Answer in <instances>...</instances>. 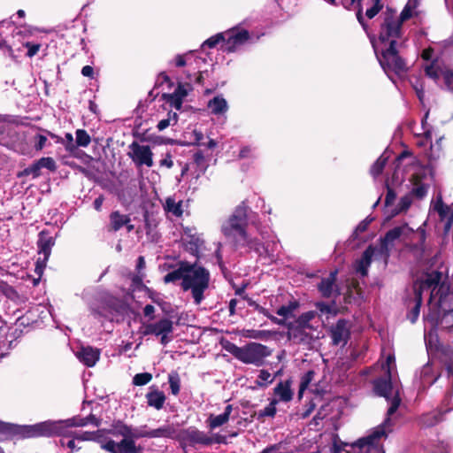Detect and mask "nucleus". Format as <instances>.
Returning a JSON list of instances; mask_svg holds the SVG:
<instances>
[{
    "instance_id": "obj_1",
    "label": "nucleus",
    "mask_w": 453,
    "mask_h": 453,
    "mask_svg": "<svg viewBox=\"0 0 453 453\" xmlns=\"http://www.w3.org/2000/svg\"><path fill=\"white\" fill-rule=\"evenodd\" d=\"M177 269L169 272L164 276L165 284L181 280L183 290H191L196 304H200L204 298V292L210 285L211 274L208 269L203 266L197 259L191 263L187 260L179 261Z\"/></svg>"
},
{
    "instance_id": "obj_2",
    "label": "nucleus",
    "mask_w": 453,
    "mask_h": 453,
    "mask_svg": "<svg viewBox=\"0 0 453 453\" xmlns=\"http://www.w3.org/2000/svg\"><path fill=\"white\" fill-rule=\"evenodd\" d=\"M248 211L249 206L245 201H242L235 207L234 212L221 226L222 234L233 243L236 250L239 244H242L245 242L248 235Z\"/></svg>"
},
{
    "instance_id": "obj_3",
    "label": "nucleus",
    "mask_w": 453,
    "mask_h": 453,
    "mask_svg": "<svg viewBox=\"0 0 453 453\" xmlns=\"http://www.w3.org/2000/svg\"><path fill=\"white\" fill-rule=\"evenodd\" d=\"M397 45L396 40H391L386 49L380 54L376 53L380 65L392 81H395L393 74L403 78L409 71L407 61L400 55Z\"/></svg>"
},
{
    "instance_id": "obj_4",
    "label": "nucleus",
    "mask_w": 453,
    "mask_h": 453,
    "mask_svg": "<svg viewBox=\"0 0 453 453\" xmlns=\"http://www.w3.org/2000/svg\"><path fill=\"white\" fill-rule=\"evenodd\" d=\"M86 426V417L81 416H74L67 419L46 420L34 425V438L65 436L73 432L70 428Z\"/></svg>"
},
{
    "instance_id": "obj_5",
    "label": "nucleus",
    "mask_w": 453,
    "mask_h": 453,
    "mask_svg": "<svg viewBox=\"0 0 453 453\" xmlns=\"http://www.w3.org/2000/svg\"><path fill=\"white\" fill-rule=\"evenodd\" d=\"M226 349L241 362L256 366L263 365L265 358L272 354L267 346L258 342H250L242 347L229 343V346L226 347Z\"/></svg>"
},
{
    "instance_id": "obj_6",
    "label": "nucleus",
    "mask_w": 453,
    "mask_h": 453,
    "mask_svg": "<svg viewBox=\"0 0 453 453\" xmlns=\"http://www.w3.org/2000/svg\"><path fill=\"white\" fill-rule=\"evenodd\" d=\"M438 280L439 273H427L424 280H417L413 282V296L406 299V305L409 309L406 317L407 319L411 321V323L414 324L418 319L420 307L423 301V293L425 291L428 292L431 284L434 282L436 283Z\"/></svg>"
},
{
    "instance_id": "obj_7",
    "label": "nucleus",
    "mask_w": 453,
    "mask_h": 453,
    "mask_svg": "<svg viewBox=\"0 0 453 453\" xmlns=\"http://www.w3.org/2000/svg\"><path fill=\"white\" fill-rule=\"evenodd\" d=\"M401 399L396 395L392 401L389 408L388 409V418L383 424L378 426L371 434L366 437L360 438L356 442L351 444L352 449L357 448L360 453H370L372 449H375L377 441L383 436H387L386 427L390 423V416L393 415L399 408Z\"/></svg>"
},
{
    "instance_id": "obj_8",
    "label": "nucleus",
    "mask_w": 453,
    "mask_h": 453,
    "mask_svg": "<svg viewBox=\"0 0 453 453\" xmlns=\"http://www.w3.org/2000/svg\"><path fill=\"white\" fill-rule=\"evenodd\" d=\"M426 223L424 222V224L418 227L417 230H413L411 227V233H408V238L404 240L406 250L412 255L418 263L427 260L430 256L429 250L426 244Z\"/></svg>"
},
{
    "instance_id": "obj_9",
    "label": "nucleus",
    "mask_w": 453,
    "mask_h": 453,
    "mask_svg": "<svg viewBox=\"0 0 453 453\" xmlns=\"http://www.w3.org/2000/svg\"><path fill=\"white\" fill-rule=\"evenodd\" d=\"M403 35V25L396 19V11L387 7L383 22L380 24L379 40L381 43L396 40Z\"/></svg>"
},
{
    "instance_id": "obj_10",
    "label": "nucleus",
    "mask_w": 453,
    "mask_h": 453,
    "mask_svg": "<svg viewBox=\"0 0 453 453\" xmlns=\"http://www.w3.org/2000/svg\"><path fill=\"white\" fill-rule=\"evenodd\" d=\"M56 243V237L50 235V233L47 229L42 230L38 234L37 248L39 257L35 263V271L38 273H43V271L47 265V262L51 254V249Z\"/></svg>"
},
{
    "instance_id": "obj_11",
    "label": "nucleus",
    "mask_w": 453,
    "mask_h": 453,
    "mask_svg": "<svg viewBox=\"0 0 453 453\" xmlns=\"http://www.w3.org/2000/svg\"><path fill=\"white\" fill-rule=\"evenodd\" d=\"M433 273H439V280L429 287V304L434 300L438 310H445L449 305H452V293L448 283L441 282V273L438 271Z\"/></svg>"
},
{
    "instance_id": "obj_12",
    "label": "nucleus",
    "mask_w": 453,
    "mask_h": 453,
    "mask_svg": "<svg viewBox=\"0 0 453 453\" xmlns=\"http://www.w3.org/2000/svg\"><path fill=\"white\" fill-rule=\"evenodd\" d=\"M173 331V322L167 319L162 318L155 323L142 324V334L160 336V343L164 346L171 342V338L168 336Z\"/></svg>"
},
{
    "instance_id": "obj_13",
    "label": "nucleus",
    "mask_w": 453,
    "mask_h": 453,
    "mask_svg": "<svg viewBox=\"0 0 453 453\" xmlns=\"http://www.w3.org/2000/svg\"><path fill=\"white\" fill-rule=\"evenodd\" d=\"M177 439L181 444L196 447V445L210 446L211 440L203 431L198 430L195 426L182 429L178 433Z\"/></svg>"
},
{
    "instance_id": "obj_14",
    "label": "nucleus",
    "mask_w": 453,
    "mask_h": 453,
    "mask_svg": "<svg viewBox=\"0 0 453 453\" xmlns=\"http://www.w3.org/2000/svg\"><path fill=\"white\" fill-rule=\"evenodd\" d=\"M0 434L11 440L34 438V425H16L0 421Z\"/></svg>"
},
{
    "instance_id": "obj_15",
    "label": "nucleus",
    "mask_w": 453,
    "mask_h": 453,
    "mask_svg": "<svg viewBox=\"0 0 453 453\" xmlns=\"http://www.w3.org/2000/svg\"><path fill=\"white\" fill-rule=\"evenodd\" d=\"M425 319L433 326H440L448 331L453 330V305H449L445 310L429 309Z\"/></svg>"
},
{
    "instance_id": "obj_16",
    "label": "nucleus",
    "mask_w": 453,
    "mask_h": 453,
    "mask_svg": "<svg viewBox=\"0 0 453 453\" xmlns=\"http://www.w3.org/2000/svg\"><path fill=\"white\" fill-rule=\"evenodd\" d=\"M226 36L225 43L221 45L224 52H234L236 49L245 44L250 38V33L246 29H231L224 33Z\"/></svg>"
},
{
    "instance_id": "obj_17",
    "label": "nucleus",
    "mask_w": 453,
    "mask_h": 453,
    "mask_svg": "<svg viewBox=\"0 0 453 453\" xmlns=\"http://www.w3.org/2000/svg\"><path fill=\"white\" fill-rule=\"evenodd\" d=\"M329 335L334 346H345L350 339L349 321L345 319H339L336 323L330 326Z\"/></svg>"
},
{
    "instance_id": "obj_18",
    "label": "nucleus",
    "mask_w": 453,
    "mask_h": 453,
    "mask_svg": "<svg viewBox=\"0 0 453 453\" xmlns=\"http://www.w3.org/2000/svg\"><path fill=\"white\" fill-rule=\"evenodd\" d=\"M131 152L128 156L135 163L136 165H146L151 167L153 165V153L148 145H140L137 142H133L129 145Z\"/></svg>"
},
{
    "instance_id": "obj_19",
    "label": "nucleus",
    "mask_w": 453,
    "mask_h": 453,
    "mask_svg": "<svg viewBox=\"0 0 453 453\" xmlns=\"http://www.w3.org/2000/svg\"><path fill=\"white\" fill-rule=\"evenodd\" d=\"M286 327L288 329L287 337L289 341H292L294 344L309 346L318 338L314 336L311 333L312 331H309V329L290 323H287Z\"/></svg>"
},
{
    "instance_id": "obj_20",
    "label": "nucleus",
    "mask_w": 453,
    "mask_h": 453,
    "mask_svg": "<svg viewBox=\"0 0 453 453\" xmlns=\"http://www.w3.org/2000/svg\"><path fill=\"white\" fill-rule=\"evenodd\" d=\"M408 233H411V227L408 224H403L388 230L385 235L380 238L381 252L388 255L389 245H392L395 240L400 238L404 242V240L408 238Z\"/></svg>"
},
{
    "instance_id": "obj_21",
    "label": "nucleus",
    "mask_w": 453,
    "mask_h": 453,
    "mask_svg": "<svg viewBox=\"0 0 453 453\" xmlns=\"http://www.w3.org/2000/svg\"><path fill=\"white\" fill-rule=\"evenodd\" d=\"M42 168H46L50 172H55L57 170V165L55 160L50 157H41L40 159L35 161L28 167L19 172L18 177L32 175L34 179H36L39 176H41V170Z\"/></svg>"
},
{
    "instance_id": "obj_22",
    "label": "nucleus",
    "mask_w": 453,
    "mask_h": 453,
    "mask_svg": "<svg viewBox=\"0 0 453 453\" xmlns=\"http://www.w3.org/2000/svg\"><path fill=\"white\" fill-rule=\"evenodd\" d=\"M372 385L377 395L389 399L393 389L390 368L388 367L383 376L373 380Z\"/></svg>"
},
{
    "instance_id": "obj_23",
    "label": "nucleus",
    "mask_w": 453,
    "mask_h": 453,
    "mask_svg": "<svg viewBox=\"0 0 453 453\" xmlns=\"http://www.w3.org/2000/svg\"><path fill=\"white\" fill-rule=\"evenodd\" d=\"M337 274V270L332 271L327 277L322 278L319 283H318V289L322 297L329 298L332 296L336 288Z\"/></svg>"
},
{
    "instance_id": "obj_24",
    "label": "nucleus",
    "mask_w": 453,
    "mask_h": 453,
    "mask_svg": "<svg viewBox=\"0 0 453 453\" xmlns=\"http://www.w3.org/2000/svg\"><path fill=\"white\" fill-rule=\"evenodd\" d=\"M447 411H448L435 409L424 413L418 418V425L425 428L433 427L443 420V416Z\"/></svg>"
},
{
    "instance_id": "obj_25",
    "label": "nucleus",
    "mask_w": 453,
    "mask_h": 453,
    "mask_svg": "<svg viewBox=\"0 0 453 453\" xmlns=\"http://www.w3.org/2000/svg\"><path fill=\"white\" fill-rule=\"evenodd\" d=\"M131 222L128 214H122L119 211H113L109 215V224L107 225L108 232H118L124 225Z\"/></svg>"
},
{
    "instance_id": "obj_26",
    "label": "nucleus",
    "mask_w": 453,
    "mask_h": 453,
    "mask_svg": "<svg viewBox=\"0 0 453 453\" xmlns=\"http://www.w3.org/2000/svg\"><path fill=\"white\" fill-rule=\"evenodd\" d=\"M77 357L86 366L92 367L100 358V350L91 346L81 347Z\"/></svg>"
},
{
    "instance_id": "obj_27",
    "label": "nucleus",
    "mask_w": 453,
    "mask_h": 453,
    "mask_svg": "<svg viewBox=\"0 0 453 453\" xmlns=\"http://www.w3.org/2000/svg\"><path fill=\"white\" fill-rule=\"evenodd\" d=\"M292 380L288 379L286 380L280 381L273 388L274 395L278 396V403L280 402H290L293 399L294 393L291 389Z\"/></svg>"
},
{
    "instance_id": "obj_28",
    "label": "nucleus",
    "mask_w": 453,
    "mask_h": 453,
    "mask_svg": "<svg viewBox=\"0 0 453 453\" xmlns=\"http://www.w3.org/2000/svg\"><path fill=\"white\" fill-rule=\"evenodd\" d=\"M374 252L375 249L372 245H369L362 253L361 257L357 260L356 270L361 276L365 277L368 274V268L372 263Z\"/></svg>"
},
{
    "instance_id": "obj_29",
    "label": "nucleus",
    "mask_w": 453,
    "mask_h": 453,
    "mask_svg": "<svg viewBox=\"0 0 453 453\" xmlns=\"http://www.w3.org/2000/svg\"><path fill=\"white\" fill-rule=\"evenodd\" d=\"M203 240L197 234H189L183 240V246L186 251L196 257L199 261L200 249L203 245Z\"/></svg>"
},
{
    "instance_id": "obj_30",
    "label": "nucleus",
    "mask_w": 453,
    "mask_h": 453,
    "mask_svg": "<svg viewBox=\"0 0 453 453\" xmlns=\"http://www.w3.org/2000/svg\"><path fill=\"white\" fill-rule=\"evenodd\" d=\"M445 69L446 68H443L442 63L437 58L431 60L429 64L424 65L426 76L434 81H439L441 75L443 77Z\"/></svg>"
},
{
    "instance_id": "obj_31",
    "label": "nucleus",
    "mask_w": 453,
    "mask_h": 453,
    "mask_svg": "<svg viewBox=\"0 0 453 453\" xmlns=\"http://www.w3.org/2000/svg\"><path fill=\"white\" fill-rule=\"evenodd\" d=\"M232 411L233 406L231 404H227L222 414L217 416L211 414L207 419L208 426L210 427V429H215L227 423L232 413Z\"/></svg>"
},
{
    "instance_id": "obj_32",
    "label": "nucleus",
    "mask_w": 453,
    "mask_h": 453,
    "mask_svg": "<svg viewBox=\"0 0 453 453\" xmlns=\"http://www.w3.org/2000/svg\"><path fill=\"white\" fill-rule=\"evenodd\" d=\"M248 247L250 250L256 252L258 257H266L268 255L267 248L257 238H250L249 234L246 236L245 242L238 245V249Z\"/></svg>"
},
{
    "instance_id": "obj_33",
    "label": "nucleus",
    "mask_w": 453,
    "mask_h": 453,
    "mask_svg": "<svg viewBox=\"0 0 453 453\" xmlns=\"http://www.w3.org/2000/svg\"><path fill=\"white\" fill-rule=\"evenodd\" d=\"M107 433L113 436H122L123 438L131 437L132 426H127L121 420H114Z\"/></svg>"
},
{
    "instance_id": "obj_34",
    "label": "nucleus",
    "mask_w": 453,
    "mask_h": 453,
    "mask_svg": "<svg viewBox=\"0 0 453 453\" xmlns=\"http://www.w3.org/2000/svg\"><path fill=\"white\" fill-rule=\"evenodd\" d=\"M177 429L173 424H167L156 429H151V438H177Z\"/></svg>"
},
{
    "instance_id": "obj_35",
    "label": "nucleus",
    "mask_w": 453,
    "mask_h": 453,
    "mask_svg": "<svg viewBox=\"0 0 453 453\" xmlns=\"http://www.w3.org/2000/svg\"><path fill=\"white\" fill-rule=\"evenodd\" d=\"M146 399L149 406L160 410L165 402V395L163 391L152 389L146 394Z\"/></svg>"
},
{
    "instance_id": "obj_36",
    "label": "nucleus",
    "mask_w": 453,
    "mask_h": 453,
    "mask_svg": "<svg viewBox=\"0 0 453 453\" xmlns=\"http://www.w3.org/2000/svg\"><path fill=\"white\" fill-rule=\"evenodd\" d=\"M208 108L214 115L224 114L228 110L226 100L221 96H217L208 102Z\"/></svg>"
},
{
    "instance_id": "obj_37",
    "label": "nucleus",
    "mask_w": 453,
    "mask_h": 453,
    "mask_svg": "<svg viewBox=\"0 0 453 453\" xmlns=\"http://www.w3.org/2000/svg\"><path fill=\"white\" fill-rule=\"evenodd\" d=\"M119 453H142L141 446H136L133 437L123 438L118 442Z\"/></svg>"
},
{
    "instance_id": "obj_38",
    "label": "nucleus",
    "mask_w": 453,
    "mask_h": 453,
    "mask_svg": "<svg viewBox=\"0 0 453 453\" xmlns=\"http://www.w3.org/2000/svg\"><path fill=\"white\" fill-rule=\"evenodd\" d=\"M316 315L317 312L315 311H309L302 313L295 321L289 323L309 329V331H314L315 327L311 324V321L316 317Z\"/></svg>"
},
{
    "instance_id": "obj_39",
    "label": "nucleus",
    "mask_w": 453,
    "mask_h": 453,
    "mask_svg": "<svg viewBox=\"0 0 453 453\" xmlns=\"http://www.w3.org/2000/svg\"><path fill=\"white\" fill-rule=\"evenodd\" d=\"M411 181L414 186L411 194L418 199H423L426 196L428 186L422 183L421 177L418 174H413Z\"/></svg>"
},
{
    "instance_id": "obj_40",
    "label": "nucleus",
    "mask_w": 453,
    "mask_h": 453,
    "mask_svg": "<svg viewBox=\"0 0 453 453\" xmlns=\"http://www.w3.org/2000/svg\"><path fill=\"white\" fill-rule=\"evenodd\" d=\"M165 210L173 213L175 217H181L183 214L182 201L175 202L174 198L167 197L165 199Z\"/></svg>"
},
{
    "instance_id": "obj_41",
    "label": "nucleus",
    "mask_w": 453,
    "mask_h": 453,
    "mask_svg": "<svg viewBox=\"0 0 453 453\" xmlns=\"http://www.w3.org/2000/svg\"><path fill=\"white\" fill-rule=\"evenodd\" d=\"M278 403L277 399H273L270 403L265 407L263 410H260L257 412V419L260 421H264L265 418L270 417L274 418L276 415L277 410H276V404Z\"/></svg>"
},
{
    "instance_id": "obj_42",
    "label": "nucleus",
    "mask_w": 453,
    "mask_h": 453,
    "mask_svg": "<svg viewBox=\"0 0 453 453\" xmlns=\"http://www.w3.org/2000/svg\"><path fill=\"white\" fill-rule=\"evenodd\" d=\"M441 362L447 371L448 376L453 378V349L443 351Z\"/></svg>"
},
{
    "instance_id": "obj_43",
    "label": "nucleus",
    "mask_w": 453,
    "mask_h": 453,
    "mask_svg": "<svg viewBox=\"0 0 453 453\" xmlns=\"http://www.w3.org/2000/svg\"><path fill=\"white\" fill-rule=\"evenodd\" d=\"M315 375V372L313 370H309L306 372L301 378L299 390H298V398L301 399L303 397V392L307 389L310 383L313 380Z\"/></svg>"
},
{
    "instance_id": "obj_44",
    "label": "nucleus",
    "mask_w": 453,
    "mask_h": 453,
    "mask_svg": "<svg viewBox=\"0 0 453 453\" xmlns=\"http://www.w3.org/2000/svg\"><path fill=\"white\" fill-rule=\"evenodd\" d=\"M75 134V145L86 148L90 144L91 137L85 129H77Z\"/></svg>"
},
{
    "instance_id": "obj_45",
    "label": "nucleus",
    "mask_w": 453,
    "mask_h": 453,
    "mask_svg": "<svg viewBox=\"0 0 453 453\" xmlns=\"http://www.w3.org/2000/svg\"><path fill=\"white\" fill-rule=\"evenodd\" d=\"M161 98L178 111L182 108L183 100L177 96L176 94L163 93Z\"/></svg>"
},
{
    "instance_id": "obj_46",
    "label": "nucleus",
    "mask_w": 453,
    "mask_h": 453,
    "mask_svg": "<svg viewBox=\"0 0 453 453\" xmlns=\"http://www.w3.org/2000/svg\"><path fill=\"white\" fill-rule=\"evenodd\" d=\"M299 307V303L297 301H291L287 305L280 306L276 313L279 316L288 318L290 317L295 310Z\"/></svg>"
},
{
    "instance_id": "obj_47",
    "label": "nucleus",
    "mask_w": 453,
    "mask_h": 453,
    "mask_svg": "<svg viewBox=\"0 0 453 453\" xmlns=\"http://www.w3.org/2000/svg\"><path fill=\"white\" fill-rule=\"evenodd\" d=\"M434 210L438 212L441 220L449 217L452 211V209L442 202L441 197H439L436 201Z\"/></svg>"
},
{
    "instance_id": "obj_48",
    "label": "nucleus",
    "mask_w": 453,
    "mask_h": 453,
    "mask_svg": "<svg viewBox=\"0 0 453 453\" xmlns=\"http://www.w3.org/2000/svg\"><path fill=\"white\" fill-rule=\"evenodd\" d=\"M388 157L380 156L372 165L370 173L372 176L377 177L382 173L387 164Z\"/></svg>"
},
{
    "instance_id": "obj_49",
    "label": "nucleus",
    "mask_w": 453,
    "mask_h": 453,
    "mask_svg": "<svg viewBox=\"0 0 453 453\" xmlns=\"http://www.w3.org/2000/svg\"><path fill=\"white\" fill-rule=\"evenodd\" d=\"M226 36L224 33H219L213 36L208 38L203 43L202 47L207 46L210 49L215 48L219 42L225 43Z\"/></svg>"
},
{
    "instance_id": "obj_50",
    "label": "nucleus",
    "mask_w": 453,
    "mask_h": 453,
    "mask_svg": "<svg viewBox=\"0 0 453 453\" xmlns=\"http://www.w3.org/2000/svg\"><path fill=\"white\" fill-rule=\"evenodd\" d=\"M96 434L93 431H84V432H73L71 434L65 435V437H73L77 441H93L94 436Z\"/></svg>"
},
{
    "instance_id": "obj_51",
    "label": "nucleus",
    "mask_w": 453,
    "mask_h": 453,
    "mask_svg": "<svg viewBox=\"0 0 453 453\" xmlns=\"http://www.w3.org/2000/svg\"><path fill=\"white\" fill-rule=\"evenodd\" d=\"M152 380V374L150 372L137 373L133 378V384L135 386H144Z\"/></svg>"
},
{
    "instance_id": "obj_52",
    "label": "nucleus",
    "mask_w": 453,
    "mask_h": 453,
    "mask_svg": "<svg viewBox=\"0 0 453 453\" xmlns=\"http://www.w3.org/2000/svg\"><path fill=\"white\" fill-rule=\"evenodd\" d=\"M383 7L384 4L381 3V0H373V4L371 8L366 10L365 16L372 19L383 9Z\"/></svg>"
},
{
    "instance_id": "obj_53",
    "label": "nucleus",
    "mask_w": 453,
    "mask_h": 453,
    "mask_svg": "<svg viewBox=\"0 0 453 453\" xmlns=\"http://www.w3.org/2000/svg\"><path fill=\"white\" fill-rule=\"evenodd\" d=\"M168 382L170 385L171 392L173 395H178L180 390V380L178 374L168 377Z\"/></svg>"
},
{
    "instance_id": "obj_54",
    "label": "nucleus",
    "mask_w": 453,
    "mask_h": 453,
    "mask_svg": "<svg viewBox=\"0 0 453 453\" xmlns=\"http://www.w3.org/2000/svg\"><path fill=\"white\" fill-rule=\"evenodd\" d=\"M192 89V86L189 83L183 84L182 82H178L177 88L173 92V94H176L177 96L180 97L181 100H184V98L188 95V91Z\"/></svg>"
},
{
    "instance_id": "obj_55",
    "label": "nucleus",
    "mask_w": 453,
    "mask_h": 453,
    "mask_svg": "<svg viewBox=\"0 0 453 453\" xmlns=\"http://www.w3.org/2000/svg\"><path fill=\"white\" fill-rule=\"evenodd\" d=\"M362 1L363 0H357V2L356 3L357 4H356V9H357L356 17H357L358 23L362 26L363 29L365 31H367L368 25L365 22V18H364Z\"/></svg>"
},
{
    "instance_id": "obj_56",
    "label": "nucleus",
    "mask_w": 453,
    "mask_h": 453,
    "mask_svg": "<svg viewBox=\"0 0 453 453\" xmlns=\"http://www.w3.org/2000/svg\"><path fill=\"white\" fill-rule=\"evenodd\" d=\"M412 10L411 1H409L401 12L400 16L396 17L402 25L413 16Z\"/></svg>"
},
{
    "instance_id": "obj_57",
    "label": "nucleus",
    "mask_w": 453,
    "mask_h": 453,
    "mask_svg": "<svg viewBox=\"0 0 453 453\" xmlns=\"http://www.w3.org/2000/svg\"><path fill=\"white\" fill-rule=\"evenodd\" d=\"M257 385L260 387H266L268 384L273 383V378L267 370H261L259 372Z\"/></svg>"
},
{
    "instance_id": "obj_58",
    "label": "nucleus",
    "mask_w": 453,
    "mask_h": 453,
    "mask_svg": "<svg viewBox=\"0 0 453 453\" xmlns=\"http://www.w3.org/2000/svg\"><path fill=\"white\" fill-rule=\"evenodd\" d=\"M164 83H167L169 88H171L173 86V82L167 75V73L165 72H161L159 73L157 79L155 82L154 88L161 87Z\"/></svg>"
},
{
    "instance_id": "obj_59",
    "label": "nucleus",
    "mask_w": 453,
    "mask_h": 453,
    "mask_svg": "<svg viewBox=\"0 0 453 453\" xmlns=\"http://www.w3.org/2000/svg\"><path fill=\"white\" fill-rule=\"evenodd\" d=\"M443 80L447 88L453 93V69H445L443 73Z\"/></svg>"
},
{
    "instance_id": "obj_60",
    "label": "nucleus",
    "mask_w": 453,
    "mask_h": 453,
    "mask_svg": "<svg viewBox=\"0 0 453 453\" xmlns=\"http://www.w3.org/2000/svg\"><path fill=\"white\" fill-rule=\"evenodd\" d=\"M75 440L76 439H73V437H62L59 440V444L63 447H67L72 451H73L74 449L79 450L81 449V448H76Z\"/></svg>"
},
{
    "instance_id": "obj_61",
    "label": "nucleus",
    "mask_w": 453,
    "mask_h": 453,
    "mask_svg": "<svg viewBox=\"0 0 453 453\" xmlns=\"http://www.w3.org/2000/svg\"><path fill=\"white\" fill-rule=\"evenodd\" d=\"M34 140H35L34 148L37 151L42 150L45 147L46 142L48 141L47 137L42 134H36L34 137Z\"/></svg>"
},
{
    "instance_id": "obj_62",
    "label": "nucleus",
    "mask_w": 453,
    "mask_h": 453,
    "mask_svg": "<svg viewBox=\"0 0 453 453\" xmlns=\"http://www.w3.org/2000/svg\"><path fill=\"white\" fill-rule=\"evenodd\" d=\"M134 439L151 438V430L134 429L132 427V435Z\"/></svg>"
},
{
    "instance_id": "obj_63",
    "label": "nucleus",
    "mask_w": 453,
    "mask_h": 453,
    "mask_svg": "<svg viewBox=\"0 0 453 453\" xmlns=\"http://www.w3.org/2000/svg\"><path fill=\"white\" fill-rule=\"evenodd\" d=\"M25 47L27 49V56L32 58L38 53L41 44L27 42L25 43Z\"/></svg>"
},
{
    "instance_id": "obj_64",
    "label": "nucleus",
    "mask_w": 453,
    "mask_h": 453,
    "mask_svg": "<svg viewBox=\"0 0 453 453\" xmlns=\"http://www.w3.org/2000/svg\"><path fill=\"white\" fill-rule=\"evenodd\" d=\"M193 160H194V163H195L198 167H203V168H206V165H205V157H204L203 152L202 150H197V151L193 155Z\"/></svg>"
}]
</instances>
